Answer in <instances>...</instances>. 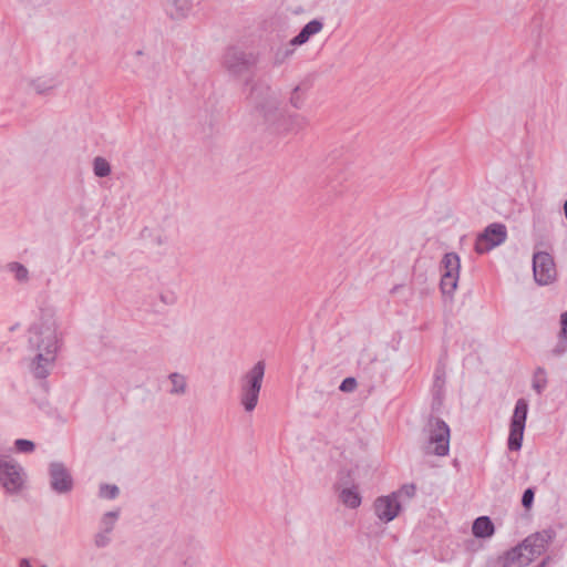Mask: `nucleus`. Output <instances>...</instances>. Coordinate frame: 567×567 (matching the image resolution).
Instances as JSON below:
<instances>
[{"mask_svg":"<svg viewBox=\"0 0 567 567\" xmlns=\"http://www.w3.org/2000/svg\"><path fill=\"white\" fill-rule=\"evenodd\" d=\"M547 375L544 368H537L534 372L532 386L533 389L540 394L545 388L547 386Z\"/></svg>","mask_w":567,"mask_h":567,"instance_id":"nucleus-25","label":"nucleus"},{"mask_svg":"<svg viewBox=\"0 0 567 567\" xmlns=\"http://www.w3.org/2000/svg\"><path fill=\"white\" fill-rule=\"evenodd\" d=\"M62 344L58 320L53 315L44 313L28 330V350L58 354Z\"/></svg>","mask_w":567,"mask_h":567,"instance_id":"nucleus-2","label":"nucleus"},{"mask_svg":"<svg viewBox=\"0 0 567 567\" xmlns=\"http://www.w3.org/2000/svg\"><path fill=\"white\" fill-rule=\"evenodd\" d=\"M291 12H292L293 14H301V13H303V12H305V10H303L300 6H298V7L293 8V9L291 10Z\"/></svg>","mask_w":567,"mask_h":567,"instance_id":"nucleus-39","label":"nucleus"},{"mask_svg":"<svg viewBox=\"0 0 567 567\" xmlns=\"http://www.w3.org/2000/svg\"><path fill=\"white\" fill-rule=\"evenodd\" d=\"M50 487L58 494H68L73 488V478L68 467L61 462L49 465Z\"/></svg>","mask_w":567,"mask_h":567,"instance_id":"nucleus-11","label":"nucleus"},{"mask_svg":"<svg viewBox=\"0 0 567 567\" xmlns=\"http://www.w3.org/2000/svg\"><path fill=\"white\" fill-rule=\"evenodd\" d=\"M472 532L480 538L489 537L494 533V525L489 517L481 516L474 520Z\"/></svg>","mask_w":567,"mask_h":567,"instance_id":"nucleus-21","label":"nucleus"},{"mask_svg":"<svg viewBox=\"0 0 567 567\" xmlns=\"http://www.w3.org/2000/svg\"><path fill=\"white\" fill-rule=\"evenodd\" d=\"M504 555L508 567H527L534 560L522 543Z\"/></svg>","mask_w":567,"mask_h":567,"instance_id":"nucleus-16","label":"nucleus"},{"mask_svg":"<svg viewBox=\"0 0 567 567\" xmlns=\"http://www.w3.org/2000/svg\"><path fill=\"white\" fill-rule=\"evenodd\" d=\"M441 264L442 275L460 277L461 261L457 254H445Z\"/></svg>","mask_w":567,"mask_h":567,"instance_id":"nucleus-19","label":"nucleus"},{"mask_svg":"<svg viewBox=\"0 0 567 567\" xmlns=\"http://www.w3.org/2000/svg\"><path fill=\"white\" fill-rule=\"evenodd\" d=\"M554 538L555 532L548 528L529 535L522 544L525 550L529 553L530 557L535 559L547 550Z\"/></svg>","mask_w":567,"mask_h":567,"instance_id":"nucleus-13","label":"nucleus"},{"mask_svg":"<svg viewBox=\"0 0 567 567\" xmlns=\"http://www.w3.org/2000/svg\"><path fill=\"white\" fill-rule=\"evenodd\" d=\"M28 85L38 94H45L56 86V82L50 76H40L28 81Z\"/></svg>","mask_w":567,"mask_h":567,"instance_id":"nucleus-22","label":"nucleus"},{"mask_svg":"<svg viewBox=\"0 0 567 567\" xmlns=\"http://www.w3.org/2000/svg\"><path fill=\"white\" fill-rule=\"evenodd\" d=\"M339 499L344 506L353 509L361 504V495L355 486L342 488L339 493Z\"/></svg>","mask_w":567,"mask_h":567,"instance_id":"nucleus-20","label":"nucleus"},{"mask_svg":"<svg viewBox=\"0 0 567 567\" xmlns=\"http://www.w3.org/2000/svg\"><path fill=\"white\" fill-rule=\"evenodd\" d=\"M295 50L291 48H286L284 50H279L276 53V62L282 63L286 59L290 58L293 54Z\"/></svg>","mask_w":567,"mask_h":567,"instance_id":"nucleus-35","label":"nucleus"},{"mask_svg":"<svg viewBox=\"0 0 567 567\" xmlns=\"http://www.w3.org/2000/svg\"><path fill=\"white\" fill-rule=\"evenodd\" d=\"M93 173L96 177H107L112 169H111V164L109 163V161L102 156H96L94 159H93Z\"/></svg>","mask_w":567,"mask_h":567,"instance_id":"nucleus-24","label":"nucleus"},{"mask_svg":"<svg viewBox=\"0 0 567 567\" xmlns=\"http://www.w3.org/2000/svg\"><path fill=\"white\" fill-rule=\"evenodd\" d=\"M533 272L538 285H548L556 278L554 258L545 251L535 252L533 256Z\"/></svg>","mask_w":567,"mask_h":567,"instance_id":"nucleus-9","label":"nucleus"},{"mask_svg":"<svg viewBox=\"0 0 567 567\" xmlns=\"http://www.w3.org/2000/svg\"><path fill=\"white\" fill-rule=\"evenodd\" d=\"M427 441L424 451L427 454L445 456L450 450V427L441 419H430L426 425Z\"/></svg>","mask_w":567,"mask_h":567,"instance_id":"nucleus-5","label":"nucleus"},{"mask_svg":"<svg viewBox=\"0 0 567 567\" xmlns=\"http://www.w3.org/2000/svg\"><path fill=\"white\" fill-rule=\"evenodd\" d=\"M561 338L567 340V312L561 315Z\"/></svg>","mask_w":567,"mask_h":567,"instance_id":"nucleus-37","label":"nucleus"},{"mask_svg":"<svg viewBox=\"0 0 567 567\" xmlns=\"http://www.w3.org/2000/svg\"><path fill=\"white\" fill-rule=\"evenodd\" d=\"M549 561V557L545 558L537 567H546Z\"/></svg>","mask_w":567,"mask_h":567,"instance_id":"nucleus-40","label":"nucleus"},{"mask_svg":"<svg viewBox=\"0 0 567 567\" xmlns=\"http://www.w3.org/2000/svg\"><path fill=\"white\" fill-rule=\"evenodd\" d=\"M534 489L533 488H527L525 489V492L523 493V497H522V505L525 507V508H530L532 505H533V502H534Z\"/></svg>","mask_w":567,"mask_h":567,"instance_id":"nucleus-31","label":"nucleus"},{"mask_svg":"<svg viewBox=\"0 0 567 567\" xmlns=\"http://www.w3.org/2000/svg\"><path fill=\"white\" fill-rule=\"evenodd\" d=\"M248 101L265 123L277 133H297L308 125V120L303 115L286 114L280 107L278 93L265 82L258 81L252 84Z\"/></svg>","mask_w":567,"mask_h":567,"instance_id":"nucleus-1","label":"nucleus"},{"mask_svg":"<svg viewBox=\"0 0 567 567\" xmlns=\"http://www.w3.org/2000/svg\"><path fill=\"white\" fill-rule=\"evenodd\" d=\"M32 355L27 359L28 369L35 379H45L54 368L58 354L50 351H30Z\"/></svg>","mask_w":567,"mask_h":567,"instance_id":"nucleus-10","label":"nucleus"},{"mask_svg":"<svg viewBox=\"0 0 567 567\" xmlns=\"http://www.w3.org/2000/svg\"><path fill=\"white\" fill-rule=\"evenodd\" d=\"M355 388H357V381L354 378L344 379L339 386V389L342 392H352Z\"/></svg>","mask_w":567,"mask_h":567,"instance_id":"nucleus-32","label":"nucleus"},{"mask_svg":"<svg viewBox=\"0 0 567 567\" xmlns=\"http://www.w3.org/2000/svg\"><path fill=\"white\" fill-rule=\"evenodd\" d=\"M18 567H48L45 564H40L35 558H20Z\"/></svg>","mask_w":567,"mask_h":567,"instance_id":"nucleus-30","label":"nucleus"},{"mask_svg":"<svg viewBox=\"0 0 567 567\" xmlns=\"http://www.w3.org/2000/svg\"><path fill=\"white\" fill-rule=\"evenodd\" d=\"M567 350V342H558V344L551 350L553 354L555 357H559L563 353H565Z\"/></svg>","mask_w":567,"mask_h":567,"instance_id":"nucleus-36","label":"nucleus"},{"mask_svg":"<svg viewBox=\"0 0 567 567\" xmlns=\"http://www.w3.org/2000/svg\"><path fill=\"white\" fill-rule=\"evenodd\" d=\"M27 483L23 466L10 455H0V486L8 495L20 494Z\"/></svg>","mask_w":567,"mask_h":567,"instance_id":"nucleus-4","label":"nucleus"},{"mask_svg":"<svg viewBox=\"0 0 567 567\" xmlns=\"http://www.w3.org/2000/svg\"><path fill=\"white\" fill-rule=\"evenodd\" d=\"M507 238V230L505 225L494 223L488 225L482 234H480L475 241V251L477 254H485L495 247L502 245Z\"/></svg>","mask_w":567,"mask_h":567,"instance_id":"nucleus-8","label":"nucleus"},{"mask_svg":"<svg viewBox=\"0 0 567 567\" xmlns=\"http://www.w3.org/2000/svg\"><path fill=\"white\" fill-rule=\"evenodd\" d=\"M485 567H508L505 555L491 558Z\"/></svg>","mask_w":567,"mask_h":567,"instance_id":"nucleus-34","label":"nucleus"},{"mask_svg":"<svg viewBox=\"0 0 567 567\" xmlns=\"http://www.w3.org/2000/svg\"><path fill=\"white\" fill-rule=\"evenodd\" d=\"M374 514L383 523L392 522L400 513L402 505L399 501V494L380 496L373 504Z\"/></svg>","mask_w":567,"mask_h":567,"instance_id":"nucleus-12","label":"nucleus"},{"mask_svg":"<svg viewBox=\"0 0 567 567\" xmlns=\"http://www.w3.org/2000/svg\"><path fill=\"white\" fill-rule=\"evenodd\" d=\"M168 382L171 384L168 390L171 395L183 396L187 393L188 380L186 375L178 372L169 373Z\"/></svg>","mask_w":567,"mask_h":567,"instance_id":"nucleus-18","label":"nucleus"},{"mask_svg":"<svg viewBox=\"0 0 567 567\" xmlns=\"http://www.w3.org/2000/svg\"><path fill=\"white\" fill-rule=\"evenodd\" d=\"M458 278L460 277H456V276L442 275V278H441L442 292L444 295H452L457 287Z\"/></svg>","mask_w":567,"mask_h":567,"instance_id":"nucleus-26","label":"nucleus"},{"mask_svg":"<svg viewBox=\"0 0 567 567\" xmlns=\"http://www.w3.org/2000/svg\"><path fill=\"white\" fill-rule=\"evenodd\" d=\"M14 447L20 453H31L34 451L35 445L32 441L25 439H18L14 442Z\"/></svg>","mask_w":567,"mask_h":567,"instance_id":"nucleus-28","label":"nucleus"},{"mask_svg":"<svg viewBox=\"0 0 567 567\" xmlns=\"http://www.w3.org/2000/svg\"><path fill=\"white\" fill-rule=\"evenodd\" d=\"M161 300L166 305H173L175 302V297L173 293H162Z\"/></svg>","mask_w":567,"mask_h":567,"instance_id":"nucleus-38","label":"nucleus"},{"mask_svg":"<svg viewBox=\"0 0 567 567\" xmlns=\"http://www.w3.org/2000/svg\"><path fill=\"white\" fill-rule=\"evenodd\" d=\"M166 11L173 19L185 18L190 9V0H165Z\"/></svg>","mask_w":567,"mask_h":567,"instance_id":"nucleus-17","label":"nucleus"},{"mask_svg":"<svg viewBox=\"0 0 567 567\" xmlns=\"http://www.w3.org/2000/svg\"><path fill=\"white\" fill-rule=\"evenodd\" d=\"M120 516V511H110L103 514L100 520V527L94 535V545L96 548H105L112 542V533Z\"/></svg>","mask_w":567,"mask_h":567,"instance_id":"nucleus-14","label":"nucleus"},{"mask_svg":"<svg viewBox=\"0 0 567 567\" xmlns=\"http://www.w3.org/2000/svg\"><path fill=\"white\" fill-rule=\"evenodd\" d=\"M323 30V22L321 19H313L309 21L300 32L290 40V47H299L307 43L311 37L320 33Z\"/></svg>","mask_w":567,"mask_h":567,"instance_id":"nucleus-15","label":"nucleus"},{"mask_svg":"<svg viewBox=\"0 0 567 567\" xmlns=\"http://www.w3.org/2000/svg\"><path fill=\"white\" fill-rule=\"evenodd\" d=\"M289 102L290 104L295 107V109H301L302 105H303V102H305V97L303 95L301 94L300 92V87L299 86H296L292 92H291V96L289 99Z\"/></svg>","mask_w":567,"mask_h":567,"instance_id":"nucleus-29","label":"nucleus"},{"mask_svg":"<svg viewBox=\"0 0 567 567\" xmlns=\"http://www.w3.org/2000/svg\"><path fill=\"white\" fill-rule=\"evenodd\" d=\"M120 489L116 485L102 484L100 486L99 495L102 498L114 499L117 497Z\"/></svg>","mask_w":567,"mask_h":567,"instance_id":"nucleus-27","label":"nucleus"},{"mask_svg":"<svg viewBox=\"0 0 567 567\" xmlns=\"http://www.w3.org/2000/svg\"><path fill=\"white\" fill-rule=\"evenodd\" d=\"M266 363L264 361L256 362L247 372H245L239 381L240 384V403L246 412L256 409L259 394L265 378Z\"/></svg>","mask_w":567,"mask_h":567,"instance_id":"nucleus-3","label":"nucleus"},{"mask_svg":"<svg viewBox=\"0 0 567 567\" xmlns=\"http://www.w3.org/2000/svg\"><path fill=\"white\" fill-rule=\"evenodd\" d=\"M256 64V56L237 48H229L224 54V68L235 76L247 73Z\"/></svg>","mask_w":567,"mask_h":567,"instance_id":"nucleus-7","label":"nucleus"},{"mask_svg":"<svg viewBox=\"0 0 567 567\" xmlns=\"http://www.w3.org/2000/svg\"><path fill=\"white\" fill-rule=\"evenodd\" d=\"M7 270L13 275L14 279L19 282H27L29 280V270L20 262L13 261L7 265Z\"/></svg>","mask_w":567,"mask_h":567,"instance_id":"nucleus-23","label":"nucleus"},{"mask_svg":"<svg viewBox=\"0 0 567 567\" xmlns=\"http://www.w3.org/2000/svg\"><path fill=\"white\" fill-rule=\"evenodd\" d=\"M393 494H399V499L402 496H405L406 498H412L415 494V486L414 485H404L400 491L394 492Z\"/></svg>","mask_w":567,"mask_h":567,"instance_id":"nucleus-33","label":"nucleus"},{"mask_svg":"<svg viewBox=\"0 0 567 567\" xmlns=\"http://www.w3.org/2000/svg\"><path fill=\"white\" fill-rule=\"evenodd\" d=\"M527 412V401L525 399H518L515 404L509 426L508 449L511 451H518L522 447Z\"/></svg>","mask_w":567,"mask_h":567,"instance_id":"nucleus-6","label":"nucleus"},{"mask_svg":"<svg viewBox=\"0 0 567 567\" xmlns=\"http://www.w3.org/2000/svg\"><path fill=\"white\" fill-rule=\"evenodd\" d=\"M564 213H565V217L567 219V200L564 204Z\"/></svg>","mask_w":567,"mask_h":567,"instance_id":"nucleus-41","label":"nucleus"}]
</instances>
